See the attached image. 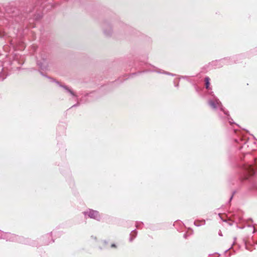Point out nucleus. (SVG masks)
Returning <instances> with one entry per match:
<instances>
[{
    "instance_id": "1",
    "label": "nucleus",
    "mask_w": 257,
    "mask_h": 257,
    "mask_svg": "<svg viewBox=\"0 0 257 257\" xmlns=\"http://www.w3.org/2000/svg\"><path fill=\"white\" fill-rule=\"evenodd\" d=\"M208 103L212 109L218 111L220 116H222V113H223L224 117L226 118L230 124L234 123L233 119L229 116L228 111L224 110L222 103L217 97H214L212 99H210Z\"/></svg>"
},
{
    "instance_id": "2",
    "label": "nucleus",
    "mask_w": 257,
    "mask_h": 257,
    "mask_svg": "<svg viewBox=\"0 0 257 257\" xmlns=\"http://www.w3.org/2000/svg\"><path fill=\"white\" fill-rule=\"evenodd\" d=\"M0 238L10 241H18L24 244L29 243V240L22 236H18L14 234L4 232L0 230Z\"/></svg>"
},
{
    "instance_id": "3",
    "label": "nucleus",
    "mask_w": 257,
    "mask_h": 257,
    "mask_svg": "<svg viewBox=\"0 0 257 257\" xmlns=\"http://www.w3.org/2000/svg\"><path fill=\"white\" fill-rule=\"evenodd\" d=\"M237 56H236L229 58H224L220 60L212 61L210 65L214 68H219L224 65H230L235 63L237 61Z\"/></svg>"
},
{
    "instance_id": "4",
    "label": "nucleus",
    "mask_w": 257,
    "mask_h": 257,
    "mask_svg": "<svg viewBox=\"0 0 257 257\" xmlns=\"http://www.w3.org/2000/svg\"><path fill=\"white\" fill-rule=\"evenodd\" d=\"M242 169L243 175L241 177V179L242 180L247 179L249 176L255 173L254 167L250 164L243 165Z\"/></svg>"
},
{
    "instance_id": "5",
    "label": "nucleus",
    "mask_w": 257,
    "mask_h": 257,
    "mask_svg": "<svg viewBox=\"0 0 257 257\" xmlns=\"http://www.w3.org/2000/svg\"><path fill=\"white\" fill-rule=\"evenodd\" d=\"M39 56L40 58H37V65L41 70H46L48 66L47 60V55L44 53L42 52L40 54Z\"/></svg>"
},
{
    "instance_id": "6",
    "label": "nucleus",
    "mask_w": 257,
    "mask_h": 257,
    "mask_svg": "<svg viewBox=\"0 0 257 257\" xmlns=\"http://www.w3.org/2000/svg\"><path fill=\"white\" fill-rule=\"evenodd\" d=\"M83 213L85 217H88L97 221H99L101 218V215L97 211L91 209H87L86 211H84Z\"/></svg>"
},
{
    "instance_id": "7",
    "label": "nucleus",
    "mask_w": 257,
    "mask_h": 257,
    "mask_svg": "<svg viewBox=\"0 0 257 257\" xmlns=\"http://www.w3.org/2000/svg\"><path fill=\"white\" fill-rule=\"evenodd\" d=\"M48 78L50 79L52 81L56 82V83L58 85H59L60 87L63 88L67 93H69L71 95H72L73 97H75L77 98L76 95L74 93V92L71 89H70L69 87H68L67 86L64 85H61L59 82L55 81L53 78H51L49 77H48Z\"/></svg>"
},
{
    "instance_id": "8",
    "label": "nucleus",
    "mask_w": 257,
    "mask_h": 257,
    "mask_svg": "<svg viewBox=\"0 0 257 257\" xmlns=\"http://www.w3.org/2000/svg\"><path fill=\"white\" fill-rule=\"evenodd\" d=\"M102 28L104 34L106 36H110L112 33V29L110 25L106 22H104L102 25Z\"/></svg>"
},
{
    "instance_id": "9",
    "label": "nucleus",
    "mask_w": 257,
    "mask_h": 257,
    "mask_svg": "<svg viewBox=\"0 0 257 257\" xmlns=\"http://www.w3.org/2000/svg\"><path fill=\"white\" fill-rule=\"evenodd\" d=\"M234 141L241 145L240 149L245 147L246 145L248 147L249 145L248 144L250 143V141L248 140H245L241 137L238 138V139H234Z\"/></svg>"
},
{
    "instance_id": "10",
    "label": "nucleus",
    "mask_w": 257,
    "mask_h": 257,
    "mask_svg": "<svg viewBox=\"0 0 257 257\" xmlns=\"http://www.w3.org/2000/svg\"><path fill=\"white\" fill-rule=\"evenodd\" d=\"M41 239L44 242L43 244L44 245H48L49 243L54 242L51 233H48L46 234L41 238Z\"/></svg>"
},
{
    "instance_id": "11",
    "label": "nucleus",
    "mask_w": 257,
    "mask_h": 257,
    "mask_svg": "<svg viewBox=\"0 0 257 257\" xmlns=\"http://www.w3.org/2000/svg\"><path fill=\"white\" fill-rule=\"evenodd\" d=\"M137 235V231L136 229L133 230L132 231L130 234V238L129 240L130 241L132 242L134 240V239L136 238V237Z\"/></svg>"
},
{
    "instance_id": "12",
    "label": "nucleus",
    "mask_w": 257,
    "mask_h": 257,
    "mask_svg": "<svg viewBox=\"0 0 257 257\" xmlns=\"http://www.w3.org/2000/svg\"><path fill=\"white\" fill-rule=\"evenodd\" d=\"M151 71L152 72H157L158 73L164 74H166V75L172 76H174L175 75L174 74L171 73L170 72L164 71V70H161V69H159L158 70H152Z\"/></svg>"
},
{
    "instance_id": "13",
    "label": "nucleus",
    "mask_w": 257,
    "mask_h": 257,
    "mask_svg": "<svg viewBox=\"0 0 257 257\" xmlns=\"http://www.w3.org/2000/svg\"><path fill=\"white\" fill-rule=\"evenodd\" d=\"M210 78L208 77H205V87L207 89H209V84H210Z\"/></svg>"
},
{
    "instance_id": "14",
    "label": "nucleus",
    "mask_w": 257,
    "mask_h": 257,
    "mask_svg": "<svg viewBox=\"0 0 257 257\" xmlns=\"http://www.w3.org/2000/svg\"><path fill=\"white\" fill-rule=\"evenodd\" d=\"M23 20H24V19L21 16H18L15 18V21L17 23H20L21 22H22Z\"/></svg>"
},
{
    "instance_id": "15",
    "label": "nucleus",
    "mask_w": 257,
    "mask_h": 257,
    "mask_svg": "<svg viewBox=\"0 0 257 257\" xmlns=\"http://www.w3.org/2000/svg\"><path fill=\"white\" fill-rule=\"evenodd\" d=\"M143 224L142 222H137L136 223V226L137 228H140L141 225Z\"/></svg>"
},
{
    "instance_id": "16",
    "label": "nucleus",
    "mask_w": 257,
    "mask_h": 257,
    "mask_svg": "<svg viewBox=\"0 0 257 257\" xmlns=\"http://www.w3.org/2000/svg\"><path fill=\"white\" fill-rule=\"evenodd\" d=\"M7 63L6 62H5L3 64V70H4L6 68H7V69H9L8 68H7Z\"/></svg>"
},
{
    "instance_id": "17",
    "label": "nucleus",
    "mask_w": 257,
    "mask_h": 257,
    "mask_svg": "<svg viewBox=\"0 0 257 257\" xmlns=\"http://www.w3.org/2000/svg\"><path fill=\"white\" fill-rule=\"evenodd\" d=\"M248 226L249 227H250V228H252V233H254L255 232V230L254 227L253 226H252V225H248Z\"/></svg>"
},
{
    "instance_id": "18",
    "label": "nucleus",
    "mask_w": 257,
    "mask_h": 257,
    "mask_svg": "<svg viewBox=\"0 0 257 257\" xmlns=\"http://www.w3.org/2000/svg\"><path fill=\"white\" fill-rule=\"evenodd\" d=\"M110 247L111 248H116V245L115 243H112L110 245Z\"/></svg>"
},
{
    "instance_id": "19",
    "label": "nucleus",
    "mask_w": 257,
    "mask_h": 257,
    "mask_svg": "<svg viewBox=\"0 0 257 257\" xmlns=\"http://www.w3.org/2000/svg\"><path fill=\"white\" fill-rule=\"evenodd\" d=\"M79 105V102H78L76 104H74L73 105H72V107L77 106Z\"/></svg>"
},
{
    "instance_id": "20",
    "label": "nucleus",
    "mask_w": 257,
    "mask_h": 257,
    "mask_svg": "<svg viewBox=\"0 0 257 257\" xmlns=\"http://www.w3.org/2000/svg\"><path fill=\"white\" fill-rule=\"evenodd\" d=\"M234 194V192H233V194H232V195L231 196V197H230V199H229V202L231 201V200H232V198H233V194Z\"/></svg>"
},
{
    "instance_id": "21",
    "label": "nucleus",
    "mask_w": 257,
    "mask_h": 257,
    "mask_svg": "<svg viewBox=\"0 0 257 257\" xmlns=\"http://www.w3.org/2000/svg\"><path fill=\"white\" fill-rule=\"evenodd\" d=\"M194 224L195 225H196V226H199L200 225L199 224H198L196 221H195L194 222Z\"/></svg>"
},
{
    "instance_id": "22",
    "label": "nucleus",
    "mask_w": 257,
    "mask_h": 257,
    "mask_svg": "<svg viewBox=\"0 0 257 257\" xmlns=\"http://www.w3.org/2000/svg\"><path fill=\"white\" fill-rule=\"evenodd\" d=\"M174 85H175V87H178V86H179V83H177V84H175H175H174Z\"/></svg>"
},
{
    "instance_id": "23",
    "label": "nucleus",
    "mask_w": 257,
    "mask_h": 257,
    "mask_svg": "<svg viewBox=\"0 0 257 257\" xmlns=\"http://www.w3.org/2000/svg\"><path fill=\"white\" fill-rule=\"evenodd\" d=\"M23 45H24V44H22V46H20V48L19 49H23V47H24V46H23Z\"/></svg>"
},
{
    "instance_id": "24",
    "label": "nucleus",
    "mask_w": 257,
    "mask_h": 257,
    "mask_svg": "<svg viewBox=\"0 0 257 257\" xmlns=\"http://www.w3.org/2000/svg\"><path fill=\"white\" fill-rule=\"evenodd\" d=\"M218 234H219V235L220 236H222V234L221 232L220 231L219 232Z\"/></svg>"
},
{
    "instance_id": "25",
    "label": "nucleus",
    "mask_w": 257,
    "mask_h": 257,
    "mask_svg": "<svg viewBox=\"0 0 257 257\" xmlns=\"http://www.w3.org/2000/svg\"><path fill=\"white\" fill-rule=\"evenodd\" d=\"M184 237L187 238V234L186 233L184 234Z\"/></svg>"
},
{
    "instance_id": "26",
    "label": "nucleus",
    "mask_w": 257,
    "mask_h": 257,
    "mask_svg": "<svg viewBox=\"0 0 257 257\" xmlns=\"http://www.w3.org/2000/svg\"><path fill=\"white\" fill-rule=\"evenodd\" d=\"M233 132L234 133H236V130H235V129H233Z\"/></svg>"
},
{
    "instance_id": "27",
    "label": "nucleus",
    "mask_w": 257,
    "mask_h": 257,
    "mask_svg": "<svg viewBox=\"0 0 257 257\" xmlns=\"http://www.w3.org/2000/svg\"><path fill=\"white\" fill-rule=\"evenodd\" d=\"M230 248H228V249L225 250V252H226Z\"/></svg>"
},
{
    "instance_id": "28",
    "label": "nucleus",
    "mask_w": 257,
    "mask_h": 257,
    "mask_svg": "<svg viewBox=\"0 0 257 257\" xmlns=\"http://www.w3.org/2000/svg\"><path fill=\"white\" fill-rule=\"evenodd\" d=\"M103 242L104 244H106V243H107V241H105V240H104V241H103Z\"/></svg>"
},
{
    "instance_id": "29",
    "label": "nucleus",
    "mask_w": 257,
    "mask_h": 257,
    "mask_svg": "<svg viewBox=\"0 0 257 257\" xmlns=\"http://www.w3.org/2000/svg\"><path fill=\"white\" fill-rule=\"evenodd\" d=\"M40 73L43 76H45L44 74L42 72H40Z\"/></svg>"
},
{
    "instance_id": "30",
    "label": "nucleus",
    "mask_w": 257,
    "mask_h": 257,
    "mask_svg": "<svg viewBox=\"0 0 257 257\" xmlns=\"http://www.w3.org/2000/svg\"><path fill=\"white\" fill-rule=\"evenodd\" d=\"M255 166L257 168V163H256V162L255 163Z\"/></svg>"
},
{
    "instance_id": "31",
    "label": "nucleus",
    "mask_w": 257,
    "mask_h": 257,
    "mask_svg": "<svg viewBox=\"0 0 257 257\" xmlns=\"http://www.w3.org/2000/svg\"><path fill=\"white\" fill-rule=\"evenodd\" d=\"M182 77L183 78H186V76H185V77L182 76Z\"/></svg>"
}]
</instances>
